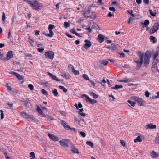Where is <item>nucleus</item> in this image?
Wrapping results in <instances>:
<instances>
[{
	"mask_svg": "<svg viewBox=\"0 0 159 159\" xmlns=\"http://www.w3.org/2000/svg\"><path fill=\"white\" fill-rule=\"evenodd\" d=\"M68 139H64L60 141V145L64 147H67L68 146Z\"/></svg>",
	"mask_w": 159,
	"mask_h": 159,
	"instance_id": "nucleus-6",
	"label": "nucleus"
},
{
	"mask_svg": "<svg viewBox=\"0 0 159 159\" xmlns=\"http://www.w3.org/2000/svg\"><path fill=\"white\" fill-rule=\"evenodd\" d=\"M150 41L153 43L156 42L157 41V39L155 37L153 36H150Z\"/></svg>",
	"mask_w": 159,
	"mask_h": 159,
	"instance_id": "nucleus-20",
	"label": "nucleus"
},
{
	"mask_svg": "<svg viewBox=\"0 0 159 159\" xmlns=\"http://www.w3.org/2000/svg\"><path fill=\"white\" fill-rule=\"evenodd\" d=\"M106 83V81L105 80V78H104L100 82V84H101L103 86H104L105 85V83Z\"/></svg>",
	"mask_w": 159,
	"mask_h": 159,
	"instance_id": "nucleus-43",
	"label": "nucleus"
},
{
	"mask_svg": "<svg viewBox=\"0 0 159 159\" xmlns=\"http://www.w3.org/2000/svg\"><path fill=\"white\" fill-rule=\"evenodd\" d=\"M48 135L51 139L54 141H58V138L54 135L48 134Z\"/></svg>",
	"mask_w": 159,
	"mask_h": 159,
	"instance_id": "nucleus-12",
	"label": "nucleus"
},
{
	"mask_svg": "<svg viewBox=\"0 0 159 159\" xmlns=\"http://www.w3.org/2000/svg\"><path fill=\"white\" fill-rule=\"evenodd\" d=\"M86 144L91 146V148H93V143L91 141H87L86 142Z\"/></svg>",
	"mask_w": 159,
	"mask_h": 159,
	"instance_id": "nucleus-33",
	"label": "nucleus"
},
{
	"mask_svg": "<svg viewBox=\"0 0 159 159\" xmlns=\"http://www.w3.org/2000/svg\"><path fill=\"white\" fill-rule=\"evenodd\" d=\"M55 26L53 25L49 24L48 25V29L49 30H52V29L55 28Z\"/></svg>",
	"mask_w": 159,
	"mask_h": 159,
	"instance_id": "nucleus-34",
	"label": "nucleus"
},
{
	"mask_svg": "<svg viewBox=\"0 0 159 159\" xmlns=\"http://www.w3.org/2000/svg\"><path fill=\"white\" fill-rule=\"evenodd\" d=\"M149 12L150 14L153 16H155L157 13L155 11H153L152 10L150 9L149 10Z\"/></svg>",
	"mask_w": 159,
	"mask_h": 159,
	"instance_id": "nucleus-19",
	"label": "nucleus"
},
{
	"mask_svg": "<svg viewBox=\"0 0 159 159\" xmlns=\"http://www.w3.org/2000/svg\"><path fill=\"white\" fill-rule=\"evenodd\" d=\"M17 78L20 80H21L23 79V78L22 76L20 75V74Z\"/></svg>",
	"mask_w": 159,
	"mask_h": 159,
	"instance_id": "nucleus-58",
	"label": "nucleus"
},
{
	"mask_svg": "<svg viewBox=\"0 0 159 159\" xmlns=\"http://www.w3.org/2000/svg\"><path fill=\"white\" fill-rule=\"evenodd\" d=\"M151 56V52L150 51H147L145 54L141 53L139 55V60L134 61L137 64V66L138 68L141 67L143 63L144 66H147L149 64V59Z\"/></svg>",
	"mask_w": 159,
	"mask_h": 159,
	"instance_id": "nucleus-1",
	"label": "nucleus"
},
{
	"mask_svg": "<svg viewBox=\"0 0 159 159\" xmlns=\"http://www.w3.org/2000/svg\"><path fill=\"white\" fill-rule=\"evenodd\" d=\"M68 66L70 70L72 71L74 69V67L71 64H69Z\"/></svg>",
	"mask_w": 159,
	"mask_h": 159,
	"instance_id": "nucleus-37",
	"label": "nucleus"
},
{
	"mask_svg": "<svg viewBox=\"0 0 159 159\" xmlns=\"http://www.w3.org/2000/svg\"><path fill=\"white\" fill-rule=\"evenodd\" d=\"M159 23L158 22L155 23L154 24V25L153 26V28H155V29H156V30H157L159 28Z\"/></svg>",
	"mask_w": 159,
	"mask_h": 159,
	"instance_id": "nucleus-28",
	"label": "nucleus"
},
{
	"mask_svg": "<svg viewBox=\"0 0 159 159\" xmlns=\"http://www.w3.org/2000/svg\"><path fill=\"white\" fill-rule=\"evenodd\" d=\"M45 57L48 59H53L54 56V52L52 51H49L45 52Z\"/></svg>",
	"mask_w": 159,
	"mask_h": 159,
	"instance_id": "nucleus-3",
	"label": "nucleus"
},
{
	"mask_svg": "<svg viewBox=\"0 0 159 159\" xmlns=\"http://www.w3.org/2000/svg\"><path fill=\"white\" fill-rule=\"evenodd\" d=\"M111 45H112V46H111V50H114L115 49H116V46L115 45H113L112 44Z\"/></svg>",
	"mask_w": 159,
	"mask_h": 159,
	"instance_id": "nucleus-62",
	"label": "nucleus"
},
{
	"mask_svg": "<svg viewBox=\"0 0 159 159\" xmlns=\"http://www.w3.org/2000/svg\"><path fill=\"white\" fill-rule=\"evenodd\" d=\"M80 133L81 136L83 137H85L86 136V134L84 132H82V131L80 132Z\"/></svg>",
	"mask_w": 159,
	"mask_h": 159,
	"instance_id": "nucleus-47",
	"label": "nucleus"
},
{
	"mask_svg": "<svg viewBox=\"0 0 159 159\" xmlns=\"http://www.w3.org/2000/svg\"><path fill=\"white\" fill-rule=\"evenodd\" d=\"M48 74L49 75V76L52 77V78L54 80L57 81H60V80L55 75H53V74H52L49 72H48Z\"/></svg>",
	"mask_w": 159,
	"mask_h": 159,
	"instance_id": "nucleus-15",
	"label": "nucleus"
},
{
	"mask_svg": "<svg viewBox=\"0 0 159 159\" xmlns=\"http://www.w3.org/2000/svg\"><path fill=\"white\" fill-rule=\"evenodd\" d=\"M71 151L74 153H77V154L79 153V150L76 148H74L71 150Z\"/></svg>",
	"mask_w": 159,
	"mask_h": 159,
	"instance_id": "nucleus-29",
	"label": "nucleus"
},
{
	"mask_svg": "<svg viewBox=\"0 0 159 159\" xmlns=\"http://www.w3.org/2000/svg\"><path fill=\"white\" fill-rule=\"evenodd\" d=\"M84 42L86 43L83 46V47L86 49H88L91 46V43L90 41L85 40Z\"/></svg>",
	"mask_w": 159,
	"mask_h": 159,
	"instance_id": "nucleus-8",
	"label": "nucleus"
},
{
	"mask_svg": "<svg viewBox=\"0 0 159 159\" xmlns=\"http://www.w3.org/2000/svg\"><path fill=\"white\" fill-rule=\"evenodd\" d=\"M142 141V139L140 136H139L135 139L134 140V142L135 143H136L138 142H141Z\"/></svg>",
	"mask_w": 159,
	"mask_h": 159,
	"instance_id": "nucleus-22",
	"label": "nucleus"
},
{
	"mask_svg": "<svg viewBox=\"0 0 159 159\" xmlns=\"http://www.w3.org/2000/svg\"><path fill=\"white\" fill-rule=\"evenodd\" d=\"M20 101L21 102H23L24 103V104L26 105H27V104L28 103V102L23 98H22L20 99Z\"/></svg>",
	"mask_w": 159,
	"mask_h": 159,
	"instance_id": "nucleus-41",
	"label": "nucleus"
},
{
	"mask_svg": "<svg viewBox=\"0 0 159 159\" xmlns=\"http://www.w3.org/2000/svg\"><path fill=\"white\" fill-rule=\"evenodd\" d=\"M30 154V157H32L30 159H34L35 158V154L34 152H31Z\"/></svg>",
	"mask_w": 159,
	"mask_h": 159,
	"instance_id": "nucleus-26",
	"label": "nucleus"
},
{
	"mask_svg": "<svg viewBox=\"0 0 159 159\" xmlns=\"http://www.w3.org/2000/svg\"><path fill=\"white\" fill-rule=\"evenodd\" d=\"M29 40H30V41H29V43H30L31 45H32V46H33V43L34 42V41L32 40V39H31L30 38V37H29Z\"/></svg>",
	"mask_w": 159,
	"mask_h": 159,
	"instance_id": "nucleus-51",
	"label": "nucleus"
},
{
	"mask_svg": "<svg viewBox=\"0 0 159 159\" xmlns=\"http://www.w3.org/2000/svg\"><path fill=\"white\" fill-rule=\"evenodd\" d=\"M133 19L132 17H130L128 21V24H130V22L132 21H133Z\"/></svg>",
	"mask_w": 159,
	"mask_h": 159,
	"instance_id": "nucleus-55",
	"label": "nucleus"
},
{
	"mask_svg": "<svg viewBox=\"0 0 159 159\" xmlns=\"http://www.w3.org/2000/svg\"><path fill=\"white\" fill-rule=\"evenodd\" d=\"M82 77H83L85 79V80H90L89 79V77H88V75L84 74H83V75H82Z\"/></svg>",
	"mask_w": 159,
	"mask_h": 159,
	"instance_id": "nucleus-30",
	"label": "nucleus"
},
{
	"mask_svg": "<svg viewBox=\"0 0 159 159\" xmlns=\"http://www.w3.org/2000/svg\"><path fill=\"white\" fill-rule=\"evenodd\" d=\"M13 52L12 51H9L7 54V57L6 59H5V60H8L10 59L13 57Z\"/></svg>",
	"mask_w": 159,
	"mask_h": 159,
	"instance_id": "nucleus-7",
	"label": "nucleus"
},
{
	"mask_svg": "<svg viewBox=\"0 0 159 159\" xmlns=\"http://www.w3.org/2000/svg\"><path fill=\"white\" fill-rule=\"evenodd\" d=\"M120 141L121 145L123 146H125V142L124 140H121Z\"/></svg>",
	"mask_w": 159,
	"mask_h": 159,
	"instance_id": "nucleus-54",
	"label": "nucleus"
},
{
	"mask_svg": "<svg viewBox=\"0 0 159 159\" xmlns=\"http://www.w3.org/2000/svg\"><path fill=\"white\" fill-rule=\"evenodd\" d=\"M37 1H35L34 2H31L30 4L31 7L33 9L36 10H38L41 7V6H39L37 3Z\"/></svg>",
	"mask_w": 159,
	"mask_h": 159,
	"instance_id": "nucleus-5",
	"label": "nucleus"
},
{
	"mask_svg": "<svg viewBox=\"0 0 159 159\" xmlns=\"http://www.w3.org/2000/svg\"><path fill=\"white\" fill-rule=\"evenodd\" d=\"M149 24V21L148 20H146L143 23H142L143 25H144L145 27L148 25Z\"/></svg>",
	"mask_w": 159,
	"mask_h": 159,
	"instance_id": "nucleus-27",
	"label": "nucleus"
},
{
	"mask_svg": "<svg viewBox=\"0 0 159 159\" xmlns=\"http://www.w3.org/2000/svg\"><path fill=\"white\" fill-rule=\"evenodd\" d=\"M28 87L31 90H33V89H34V86L31 84H29L28 85Z\"/></svg>",
	"mask_w": 159,
	"mask_h": 159,
	"instance_id": "nucleus-46",
	"label": "nucleus"
},
{
	"mask_svg": "<svg viewBox=\"0 0 159 159\" xmlns=\"http://www.w3.org/2000/svg\"><path fill=\"white\" fill-rule=\"evenodd\" d=\"M70 31L71 33H73L75 34L76 33V32L75 31V29H70Z\"/></svg>",
	"mask_w": 159,
	"mask_h": 159,
	"instance_id": "nucleus-49",
	"label": "nucleus"
},
{
	"mask_svg": "<svg viewBox=\"0 0 159 159\" xmlns=\"http://www.w3.org/2000/svg\"><path fill=\"white\" fill-rule=\"evenodd\" d=\"M37 111L41 115L44 117H46V116L45 115V114L42 111V110L39 108V107L38 106L37 107Z\"/></svg>",
	"mask_w": 159,
	"mask_h": 159,
	"instance_id": "nucleus-16",
	"label": "nucleus"
},
{
	"mask_svg": "<svg viewBox=\"0 0 159 159\" xmlns=\"http://www.w3.org/2000/svg\"><path fill=\"white\" fill-rule=\"evenodd\" d=\"M59 87L60 89H62L63 91L65 93H66L67 91V89L65 88L63 86L60 85L59 86Z\"/></svg>",
	"mask_w": 159,
	"mask_h": 159,
	"instance_id": "nucleus-25",
	"label": "nucleus"
},
{
	"mask_svg": "<svg viewBox=\"0 0 159 159\" xmlns=\"http://www.w3.org/2000/svg\"><path fill=\"white\" fill-rule=\"evenodd\" d=\"M157 31L156 29L152 27L150 30L149 32L150 34H152L156 32Z\"/></svg>",
	"mask_w": 159,
	"mask_h": 159,
	"instance_id": "nucleus-31",
	"label": "nucleus"
},
{
	"mask_svg": "<svg viewBox=\"0 0 159 159\" xmlns=\"http://www.w3.org/2000/svg\"><path fill=\"white\" fill-rule=\"evenodd\" d=\"M150 93L148 91H146L145 93V96L147 97H149Z\"/></svg>",
	"mask_w": 159,
	"mask_h": 159,
	"instance_id": "nucleus-53",
	"label": "nucleus"
},
{
	"mask_svg": "<svg viewBox=\"0 0 159 159\" xmlns=\"http://www.w3.org/2000/svg\"><path fill=\"white\" fill-rule=\"evenodd\" d=\"M125 55L124 53H120V57H125Z\"/></svg>",
	"mask_w": 159,
	"mask_h": 159,
	"instance_id": "nucleus-63",
	"label": "nucleus"
},
{
	"mask_svg": "<svg viewBox=\"0 0 159 159\" xmlns=\"http://www.w3.org/2000/svg\"><path fill=\"white\" fill-rule=\"evenodd\" d=\"M143 2L146 4H148L149 3V0H143Z\"/></svg>",
	"mask_w": 159,
	"mask_h": 159,
	"instance_id": "nucleus-56",
	"label": "nucleus"
},
{
	"mask_svg": "<svg viewBox=\"0 0 159 159\" xmlns=\"http://www.w3.org/2000/svg\"><path fill=\"white\" fill-rule=\"evenodd\" d=\"M64 26L66 28H67L70 26V24L68 22H65L64 23Z\"/></svg>",
	"mask_w": 159,
	"mask_h": 159,
	"instance_id": "nucleus-40",
	"label": "nucleus"
},
{
	"mask_svg": "<svg viewBox=\"0 0 159 159\" xmlns=\"http://www.w3.org/2000/svg\"><path fill=\"white\" fill-rule=\"evenodd\" d=\"M159 55V52H156L154 55L153 59H155Z\"/></svg>",
	"mask_w": 159,
	"mask_h": 159,
	"instance_id": "nucleus-50",
	"label": "nucleus"
},
{
	"mask_svg": "<svg viewBox=\"0 0 159 159\" xmlns=\"http://www.w3.org/2000/svg\"><path fill=\"white\" fill-rule=\"evenodd\" d=\"M131 100H134L137 103H138L139 106L143 105L145 103L143 99L139 98L136 96H133L130 98Z\"/></svg>",
	"mask_w": 159,
	"mask_h": 159,
	"instance_id": "nucleus-2",
	"label": "nucleus"
},
{
	"mask_svg": "<svg viewBox=\"0 0 159 159\" xmlns=\"http://www.w3.org/2000/svg\"><path fill=\"white\" fill-rule=\"evenodd\" d=\"M100 143L102 145H105V141L102 139H100Z\"/></svg>",
	"mask_w": 159,
	"mask_h": 159,
	"instance_id": "nucleus-45",
	"label": "nucleus"
},
{
	"mask_svg": "<svg viewBox=\"0 0 159 159\" xmlns=\"http://www.w3.org/2000/svg\"><path fill=\"white\" fill-rule=\"evenodd\" d=\"M123 88V86L121 85H116L114 87H111V89H118L120 88Z\"/></svg>",
	"mask_w": 159,
	"mask_h": 159,
	"instance_id": "nucleus-18",
	"label": "nucleus"
},
{
	"mask_svg": "<svg viewBox=\"0 0 159 159\" xmlns=\"http://www.w3.org/2000/svg\"><path fill=\"white\" fill-rule=\"evenodd\" d=\"M2 20L4 22L5 21V15L4 12L3 13V15L2 17Z\"/></svg>",
	"mask_w": 159,
	"mask_h": 159,
	"instance_id": "nucleus-48",
	"label": "nucleus"
},
{
	"mask_svg": "<svg viewBox=\"0 0 159 159\" xmlns=\"http://www.w3.org/2000/svg\"><path fill=\"white\" fill-rule=\"evenodd\" d=\"M105 37L103 35L101 34H99L98 36L97 40L100 43H102L104 40Z\"/></svg>",
	"mask_w": 159,
	"mask_h": 159,
	"instance_id": "nucleus-11",
	"label": "nucleus"
},
{
	"mask_svg": "<svg viewBox=\"0 0 159 159\" xmlns=\"http://www.w3.org/2000/svg\"><path fill=\"white\" fill-rule=\"evenodd\" d=\"M69 130L73 131L75 133H76L77 132V129L75 128H71L70 127V128L69 129Z\"/></svg>",
	"mask_w": 159,
	"mask_h": 159,
	"instance_id": "nucleus-52",
	"label": "nucleus"
},
{
	"mask_svg": "<svg viewBox=\"0 0 159 159\" xmlns=\"http://www.w3.org/2000/svg\"><path fill=\"white\" fill-rule=\"evenodd\" d=\"M134 101V100H131L130 99V100H129L127 101V102L128 103L130 104L131 106L133 107H134L135 106V104L136 103Z\"/></svg>",
	"mask_w": 159,
	"mask_h": 159,
	"instance_id": "nucleus-21",
	"label": "nucleus"
},
{
	"mask_svg": "<svg viewBox=\"0 0 159 159\" xmlns=\"http://www.w3.org/2000/svg\"><path fill=\"white\" fill-rule=\"evenodd\" d=\"M72 72L75 75H79V72L78 71L76 70L75 69L72 71Z\"/></svg>",
	"mask_w": 159,
	"mask_h": 159,
	"instance_id": "nucleus-42",
	"label": "nucleus"
},
{
	"mask_svg": "<svg viewBox=\"0 0 159 159\" xmlns=\"http://www.w3.org/2000/svg\"><path fill=\"white\" fill-rule=\"evenodd\" d=\"M151 157L153 158H156L159 157V155L155 151H152L150 154Z\"/></svg>",
	"mask_w": 159,
	"mask_h": 159,
	"instance_id": "nucleus-13",
	"label": "nucleus"
},
{
	"mask_svg": "<svg viewBox=\"0 0 159 159\" xmlns=\"http://www.w3.org/2000/svg\"><path fill=\"white\" fill-rule=\"evenodd\" d=\"M83 96L86 98L85 100L87 102H88L89 100L90 99V98L87 95L84 94L83 95Z\"/></svg>",
	"mask_w": 159,
	"mask_h": 159,
	"instance_id": "nucleus-35",
	"label": "nucleus"
},
{
	"mask_svg": "<svg viewBox=\"0 0 159 159\" xmlns=\"http://www.w3.org/2000/svg\"><path fill=\"white\" fill-rule=\"evenodd\" d=\"M155 142L156 144H159V136L156 137Z\"/></svg>",
	"mask_w": 159,
	"mask_h": 159,
	"instance_id": "nucleus-39",
	"label": "nucleus"
},
{
	"mask_svg": "<svg viewBox=\"0 0 159 159\" xmlns=\"http://www.w3.org/2000/svg\"><path fill=\"white\" fill-rule=\"evenodd\" d=\"M118 81L120 82H122L124 83H127L130 81V80L129 79H126V80H118Z\"/></svg>",
	"mask_w": 159,
	"mask_h": 159,
	"instance_id": "nucleus-24",
	"label": "nucleus"
},
{
	"mask_svg": "<svg viewBox=\"0 0 159 159\" xmlns=\"http://www.w3.org/2000/svg\"><path fill=\"white\" fill-rule=\"evenodd\" d=\"M23 117L28 120H31L34 119V117L32 115H29L25 112H22L21 113Z\"/></svg>",
	"mask_w": 159,
	"mask_h": 159,
	"instance_id": "nucleus-4",
	"label": "nucleus"
},
{
	"mask_svg": "<svg viewBox=\"0 0 159 159\" xmlns=\"http://www.w3.org/2000/svg\"><path fill=\"white\" fill-rule=\"evenodd\" d=\"M49 34H47V36L52 37L54 35V33L52 30H49Z\"/></svg>",
	"mask_w": 159,
	"mask_h": 159,
	"instance_id": "nucleus-23",
	"label": "nucleus"
},
{
	"mask_svg": "<svg viewBox=\"0 0 159 159\" xmlns=\"http://www.w3.org/2000/svg\"><path fill=\"white\" fill-rule=\"evenodd\" d=\"M109 9L110 10L113 11L114 12L116 11V10L115 9V8L114 7H110L109 8Z\"/></svg>",
	"mask_w": 159,
	"mask_h": 159,
	"instance_id": "nucleus-60",
	"label": "nucleus"
},
{
	"mask_svg": "<svg viewBox=\"0 0 159 159\" xmlns=\"http://www.w3.org/2000/svg\"><path fill=\"white\" fill-rule=\"evenodd\" d=\"M44 50V48H38V51L39 52H43V51Z\"/></svg>",
	"mask_w": 159,
	"mask_h": 159,
	"instance_id": "nucleus-57",
	"label": "nucleus"
},
{
	"mask_svg": "<svg viewBox=\"0 0 159 159\" xmlns=\"http://www.w3.org/2000/svg\"><path fill=\"white\" fill-rule=\"evenodd\" d=\"M61 124L63 126L64 128L67 130H69L70 128V127L68 124L63 120L61 121Z\"/></svg>",
	"mask_w": 159,
	"mask_h": 159,
	"instance_id": "nucleus-10",
	"label": "nucleus"
},
{
	"mask_svg": "<svg viewBox=\"0 0 159 159\" xmlns=\"http://www.w3.org/2000/svg\"><path fill=\"white\" fill-rule=\"evenodd\" d=\"M24 69V68L21 67L20 68V69L17 70L18 71H22Z\"/></svg>",
	"mask_w": 159,
	"mask_h": 159,
	"instance_id": "nucleus-61",
	"label": "nucleus"
},
{
	"mask_svg": "<svg viewBox=\"0 0 159 159\" xmlns=\"http://www.w3.org/2000/svg\"><path fill=\"white\" fill-rule=\"evenodd\" d=\"M52 93L54 95L56 96L58 95V92L57 91V90L56 89H55L53 90L52 91Z\"/></svg>",
	"mask_w": 159,
	"mask_h": 159,
	"instance_id": "nucleus-32",
	"label": "nucleus"
},
{
	"mask_svg": "<svg viewBox=\"0 0 159 159\" xmlns=\"http://www.w3.org/2000/svg\"><path fill=\"white\" fill-rule=\"evenodd\" d=\"M156 93L157 94V95L155 96V98H159V91L157 92Z\"/></svg>",
	"mask_w": 159,
	"mask_h": 159,
	"instance_id": "nucleus-64",
	"label": "nucleus"
},
{
	"mask_svg": "<svg viewBox=\"0 0 159 159\" xmlns=\"http://www.w3.org/2000/svg\"><path fill=\"white\" fill-rule=\"evenodd\" d=\"M90 13V10L89 9L87 10L86 11L84 12L83 14L84 16L85 17L89 18L90 19L92 18V17L91 15H89V14Z\"/></svg>",
	"mask_w": 159,
	"mask_h": 159,
	"instance_id": "nucleus-9",
	"label": "nucleus"
},
{
	"mask_svg": "<svg viewBox=\"0 0 159 159\" xmlns=\"http://www.w3.org/2000/svg\"><path fill=\"white\" fill-rule=\"evenodd\" d=\"M41 92L43 94L45 95H47L48 94L47 92L43 89H42Z\"/></svg>",
	"mask_w": 159,
	"mask_h": 159,
	"instance_id": "nucleus-44",
	"label": "nucleus"
},
{
	"mask_svg": "<svg viewBox=\"0 0 159 159\" xmlns=\"http://www.w3.org/2000/svg\"><path fill=\"white\" fill-rule=\"evenodd\" d=\"M156 125H153L152 124H148L146 126V129H154L156 128Z\"/></svg>",
	"mask_w": 159,
	"mask_h": 159,
	"instance_id": "nucleus-14",
	"label": "nucleus"
},
{
	"mask_svg": "<svg viewBox=\"0 0 159 159\" xmlns=\"http://www.w3.org/2000/svg\"><path fill=\"white\" fill-rule=\"evenodd\" d=\"M108 63V61L106 60H102V61L101 63L105 66H106Z\"/></svg>",
	"mask_w": 159,
	"mask_h": 159,
	"instance_id": "nucleus-38",
	"label": "nucleus"
},
{
	"mask_svg": "<svg viewBox=\"0 0 159 159\" xmlns=\"http://www.w3.org/2000/svg\"><path fill=\"white\" fill-rule=\"evenodd\" d=\"M0 113H1V119H3L4 117V114L3 113V110H0Z\"/></svg>",
	"mask_w": 159,
	"mask_h": 159,
	"instance_id": "nucleus-36",
	"label": "nucleus"
},
{
	"mask_svg": "<svg viewBox=\"0 0 159 159\" xmlns=\"http://www.w3.org/2000/svg\"><path fill=\"white\" fill-rule=\"evenodd\" d=\"M61 76L66 79H68L70 78V75L68 73L65 72L62 73L61 74Z\"/></svg>",
	"mask_w": 159,
	"mask_h": 159,
	"instance_id": "nucleus-17",
	"label": "nucleus"
},
{
	"mask_svg": "<svg viewBox=\"0 0 159 159\" xmlns=\"http://www.w3.org/2000/svg\"><path fill=\"white\" fill-rule=\"evenodd\" d=\"M75 35L79 37H82V34H79L77 32L75 34Z\"/></svg>",
	"mask_w": 159,
	"mask_h": 159,
	"instance_id": "nucleus-59",
	"label": "nucleus"
}]
</instances>
